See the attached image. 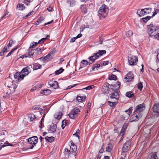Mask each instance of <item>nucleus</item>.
I'll return each mask as SVG.
<instances>
[{
  "mask_svg": "<svg viewBox=\"0 0 159 159\" xmlns=\"http://www.w3.org/2000/svg\"><path fill=\"white\" fill-rule=\"evenodd\" d=\"M109 86L110 85L108 83H105L102 89V91L104 93H108L110 89Z\"/></svg>",
  "mask_w": 159,
  "mask_h": 159,
  "instance_id": "nucleus-11",
  "label": "nucleus"
},
{
  "mask_svg": "<svg viewBox=\"0 0 159 159\" xmlns=\"http://www.w3.org/2000/svg\"><path fill=\"white\" fill-rule=\"evenodd\" d=\"M150 159H158L157 155L156 154H152L151 157Z\"/></svg>",
  "mask_w": 159,
  "mask_h": 159,
  "instance_id": "nucleus-58",
  "label": "nucleus"
},
{
  "mask_svg": "<svg viewBox=\"0 0 159 159\" xmlns=\"http://www.w3.org/2000/svg\"><path fill=\"white\" fill-rule=\"evenodd\" d=\"M38 44V42H34L32 43V45H30V48H34L35 47L37 46Z\"/></svg>",
  "mask_w": 159,
  "mask_h": 159,
  "instance_id": "nucleus-57",
  "label": "nucleus"
},
{
  "mask_svg": "<svg viewBox=\"0 0 159 159\" xmlns=\"http://www.w3.org/2000/svg\"><path fill=\"white\" fill-rule=\"evenodd\" d=\"M86 98V97L77 96L76 97V100L79 102H82L85 101Z\"/></svg>",
  "mask_w": 159,
  "mask_h": 159,
  "instance_id": "nucleus-22",
  "label": "nucleus"
},
{
  "mask_svg": "<svg viewBox=\"0 0 159 159\" xmlns=\"http://www.w3.org/2000/svg\"><path fill=\"white\" fill-rule=\"evenodd\" d=\"M34 13V11H32L29 12L27 15H26L25 16H24L23 18L24 19H26L29 16H30L32 14Z\"/></svg>",
  "mask_w": 159,
  "mask_h": 159,
  "instance_id": "nucleus-48",
  "label": "nucleus"
},
{
  "mask_svg": "<svg viewBox=\"0 0 159 159\" xmlns=\"http://www.w3.org/2000/svg\"><path fill=\"white\" fill-rule=\"evenodd\" d=\"M120 91L114 92L110 95V98L113 101L118 102L120 96Z\"/></svg>",
  "mask_w": 159,
  "mask_h": 159,
  "instance_id": "nucleus-6",
  "label": "nucleus"
},
{
  "mask_svg": "<svg viewBox=\"0 0 159 159\" xmlns=\"http://www.w3.org/2000/svg\"><path fill=\"white\" fill-rule=\"evenodd\" d=\"M44 18L43 17H40L38 20H37V22H39V23H41L42 21L44 20Z\"/></svg>",
  "mask_w": 159,
  "mask_h": 159,
  "instance_id": "nucleus-59",
  "label": "nucleus"
},
{
  "mask_svg": "<svg viewBox=\"0 0 159 159\" xmlns=\"http://www.w3.org/2000/svg\"><path fill=\"white\" fill-rule=\"evenodd\" d=\"M45 139L46 141L49 142H51L54 141V138L53 137L51 136V137H49L48 136H46L45 137Z\"/></svg>",
  "mask_w": 159,
  "mask_h": 159,
  "instance_id": "nucleus-31",
  "label": "nucleus"
},
{
  "mask_svg": "<svg viewBox=\"0 0 159 159\" xmlns=\"http://www.w3.org/2000/svg\"><path fill=\"white\" fill-rule=\"evenodd\" d=\"M131 142L127 141L124 144L122 148V152H126L128 151L130 147Z\"/></svg>",
  "mask_w": 159,
  "mask_h": 159,
  "instance_id": "nucleus-7",
  "label": "nucleus"
},
{
  "mask_svg": "<svg viewBox=\"0 0 159 159\" xmlns=\"http://www.w3.org/2000/svg\"><path fill=\"white\" fill-rule=\"evenodd\" d=\"M64 70V69H62V68H60L59 70H57L55 71V74L56 75H58L62 73Z\"/></svg>",
  "mask_w": 159,
  "mask_h": 159,
  "instance_id": "nucleus-35",
  "label": "nucleus"
},
{
  "mask_svg": "<svg viewBox=\"0 0 159 159\" xmlns=\"http://www.w3.org/2000/svg\"><path fill=\"white\" fill-rule=\"evenodd\" d=\"M152 17L150 16H147L143 18L142 20L144 22H147Z\"/></svg>",
  "mask_w": 159,
  "mask_h": 159,
  "instance_id": "nucleus-38",
  "label": "nucleus"
},
{
  "mask_svg": "<svg viewBox=\"0 0 159 159\" xmlns=\"http://www.w3.org/2000/svg\"><path fill=\"white\" fill-rule=\"evenodd\" d=\"M108 11V7L105 4H103L101 7L98 11V16L101 18L106 17Z\"/></svg>",
  "mask_w": 159,
  "mask_h": 159,
  "instance_id": "nucleus-2",
  "label": "nucleus"
},
{
  "mask_svg": "<svg viewBox=\"0 0 159 159\" xmlns=\"http://www.w3.org/2000/svg\"><path fill=\"white\" fill-rule=\"evenodd\" d=\"M159 12V9L154 8V12L152 17H153L155 15L157 14Z\"/></svg>",
  "mask_w": 159,
  "mask_h": 159,
  "instance_id": "nucleus-46",
  "label": "nucleus"
},
{
  "mask_svg": "<svg viewBox=\"0 0 159 159\" xmlns=\"http://www.w3.org/2000/svg\"><path fill=\"white\" fill-rule=\"evenodd\" d=\"M42 46H39L35 50L36 51V53L38 54H40L42 53L41 49L42 48Z\"/></svg>",
  "mask_w": 159,
  "mask_h": 159,
  "instance_id": "nucleus-29",
  "label": "nucleus"
},
{
  "mask_svg": "<svg viewBox=\"0 0 159 159\" xmlns=\"http://www.w3.org/2000/svg\"><path fill=\"white\" fill-rule=\"evenodd\" d=\"M144 104L139 105L136 107L134 112L140 113V112L144 110Z\"/></svg>",
  "mask_w": 159,
  "mask_h": 159,
  "instance_id": "nucleus-12",
  "label": "nucleus"
},
{
  "mask_svg": "<svg viewBox=\"0 0 159 159\" xmlns=\"http://www.w3.org/2000/svg\"><path fill=\"white\" fill-rule=\"evenodd\" d=\"M41 67V65L38 63H34L33 64V70H37L40 68Z\"/></svg>",
  "mask_w": 159,
  "mask_h": 159,
  "instance_id": "nucleus-21",
  "label": "nucleus"
},
{
  "mask_svg": "<svg viewBox=\"0 0 159 159\" xmlns=\"http://www.w3.org/2000/svg\"><path fill=\"white\" fill-rule=\"evenodd\" d=\"M27 140L29 143L31 144V146L30 147V148L32 149L38 142V139L37 136H33L29 138Z\"/></svg>",
  "mask_w": 159,
  "mask_h": 159,
  "instance_id": "nucleus-4",
  "label": "nucleus"
},
{
  "mask_svg": "<svg viewBox=\"0 0 159 159\" xmlns=\"http://www.w3.org/2000/svg\"><path fill=\"white\" fill-rule=\"evenodd\" d=\"M146 9H145V8L144 9H142L141 10L139 9L138 10V11L137 12V14L140 17L144 15L145 13V11Z\"/></svg>",
  "mask_w": 159,
  "mask_h": 159,
  "instance_id": "nucleus-18",
  "label": "nucleus"
},
{
  "mask_svg": "<svg viewBox=\"0 0 159 159\" xmlns=\"http://www.w3.org/2000/svg\"><path fill=\"white\" fill-rule=\"evenodd\" d=\"M106 51L105 50H99L98 52L96 53V55H97L99 57V56H102L104 54L106 53Z\"/></svg>",
  "mask_w": 159,
  "mask_h": 159,
  "instance_id": "nucleus-27",
  "label": "nucleus"
},
{
  "mask_svg": "<svg viewBox=\"0 0 159 159\" xmlns=\"http://www.w3.org/2000/svg\"><path fill=\"white\" fill-rule=\"evenodd\" d=\"M93 55L90 57L88 59L89 60V61L90 62L91 64L94 62L95 61L99 58L98 55H96V53L93 54Z\"/></svg>",
  "mask_w": 159,
  "mask_h": 159,
  "instance_id": "nucleus-16",
  "label": "nucleus"
},
{
  "mask_svg": "<svg viewBox=\"0 0 159 159\" xmlns=\"http://www.w3.org/2000/svg\"><path fill=\"white\" fill-rule=\"evenodd\" d=\"M33 0H24V2L26 5H28L30 2H32Z\"/></svg>",
  "mask_w": 159,
  "mask_h": 159,
  "instance_id": "nucleus-60",
  "label": "nucleus"
},
{
  "mask_svg": "<svg viewBox=\"0 0 159 159\" xmlns=\"http://www.w3.org/2000/svg\"><path fill=\"white\" fill-rule=\"evenodd\" d=\"M25 76V75H24L23 73H21V71L20 73V75H19L18 79L19 80V79H20L21 80H23L24 77Z\"/></svg>",
  "mask_w": 159,
  "mask_h": 159,
  "instance_id": "nucleus-47",
  "label": "nucleus"
},
{
  "mask_svg": "<svg viewBox=\"0 0 159 159\" xmlns=\"http://www.w3.org/2000/svg\"><path fill=\"white\" fill-rule=\"evenodd\" d=\"M80 130L79 129H78L76 131V132L75 134H73V135L76 136L79 138V136L78 135H79V134H80Z\"/></svg>",
  "mask_w": 159,
  "mask_h": 159,
  "instance_id": "nucleus-56",
  "label": "nucleus"
},
{
  "mask_svg": "<svg viewBox=\"0 0 159 159\" xmlns=\"http://www.w3.org/2000/svg\"><path fill=\"white\" fill-rule=\"evenodd\" d=\"M40 93L43 95H47L51 93V91L48 89H45L42 90V92Z\"/></svg>",
  "mask_w": 159,
  "mask_h": 159,
  "instance_id": "nucleus-24",
  "label": "nucleus"
},
{
  "mask_svg": "<svg viewBox=\"0 0 159 159\" xmlns=\"http://www.w3.org/2000/svg\"><path fill=\"white\" fill-rule=\"evenodd\" d=\"M70 149L72 150H75V149H77V147L75 145H72V146H70Z\"/></svg>",
  "mask_w": 159,
  "mask_h": 159,
  "instance_id": "nucleus-63",
  "label": "nucleus"
},
{
  "mask_svg": "<svg viewBox=\"0 0 159 159\" xmlns=\"http://www.w3.org/2000/svg\"><path fill=\"white\" fill-rule=\"evenodd\" d=\"M70 152H71V153L74 155L75 157L76 156L77 153V149H75V150H72Z\"/></svg>",
  "mask_w": 159,
  "mask_h": 159,
  "instance_id": "nucleus-51",
  "label": "nucleus"
},
{
  "mask_svg": "<svg viewBox=\"0 0 159 159\" xmlns=\"http://www.w3.org/2000/svg\"><path fill=\"white\" fill-rule=\"evenodd\" d=\"M47 10L49 12L53 11L52 7L51 6H49L47 8Z\"/></svg>",
  "mask_w": 159,
  "mask_h": 159,
  "instance_id": "nucleus-62",
  "label": "nucleus"
},
{
  "mask_svg": "<svg viewBox=\"0 0 159 159\" xmlns=\"http://www.w3.org/2000/svg\"><path fill=\"white\" fill-rule=\"evenodd\" d=\"M5 84L7 87L9 88H12V87H13L12 82L11 80H9L8 79L7 80Z\"/></svg>",
  "mask_w": 159,
  "mask_h": 159,
  "instance_id": "nucleus-20",
  "label": "nucleus"
},
{
  "mask_svg": "<svg viewBox=\"0 0 159 159\" xmlns=\"http://www.w3.org/2000/svg\"><path fill=\"white\" fill-rule=\"evenodd\" d=\"M34 50L32 49L30 47L28 49V56H29V57H30L33 55L34 53Z\"/></svg>",
  "mask_w": 159,
  "mask_h": 159,
  "instance_id": "nucleus-26",
  "label": "nucleus"
},
{
  "mask_svg": "<svg viewBox=\"0 0 159 159\" xmlns=\"http://www.w3.org/2000/svg\"><path fill=\"white\" fill-rule=\"evenodd\" d=\"M134 78V76L133 73L129 72L125 75V81L126 82H130L132 81Z\"/></svg>",
  "mask_w": 159,
  "mask_h": 159,
  "instance_id": "nucleus-9",
  "label": "nucleus"
},
{
  "mask_svg": "<svg viewBox=\"0 0 159 159\" xmlns=\"http://www.w3.org/2000/svg\"><path fill=\"white\" fill-rule=\"evenodd\" d=\"M145 9H146L145 11L146 14H148L151 12L152 10V9L151 8H145Z\"/></svg>",
  "mask_w": 159,
  "mask_h": 159,
  "instance_id": "nucleus-42",
  "label": "nucleus"
},
{
  "mask_svg": "<svg viewBox=\"0 0 159 159\" xmlns=\"http://www.w3.org/2000/svg\"><path fill=\"white\" fill-rule=\"evenodd\" d=\"M141 117L140 113L134 112V114L131 116V118L133 120L132 121H138Z\"/></svg>",
  "mask_w": 159,
  "mask_h": 159,
  "instance_id": "nucleus-15",
  "label": "nucleus"
},
{
  "mask_svg": "<svg viewBox=\"0 0 159 159\" xmlns=\"http://www.w3.org/2000/svg\"><path fill=\"white\" fill-rule=\"evenodd\" d=\"M137 86L138 89L140 90H141L143 88L142 83L141 82L139 83L138 84Z\"/></svg>",
  "mask_w": 159,
  "mask_h": 159,
  "instance_id": "nucleus-45",
  "label": "nucleus"
},
{
  "mask_svg": "<svg viewBox=\"0 0 159 159\" xmlns=\"http://www.w3.org/2000/svg\"><path fill=\"white\" fill-rule=\"evenodd\" d=\"M14 42L12 40V39H11L9 41V43L7 45V46H6L7 47L8 49L9 48L12 46V45L14 44Z\"/></svg>",
  "mask_w": 159,
  "mask_h": 159,
  "instance_id": "nucleus-37",
  "label": "nucleus"
},
{
  "mask_svg": "<svg viewBox=\"0 0 159 159\" xmlns=\"http://www.w3.org/2000/svg\"><path fill=\"white\" fill-rule=\"evenodd\" d=\"M34 13V11H32L29 12L27 15H26L25 16H24L23 18L24 19H26L29 16H30L32 14Z\"/></svg>",
  "mask_w": 159,
  "mask_h": 159,
  "instance_id": "nucleus-49",
  "label": "nucleus"
},
{
  "mask_svg": "<svg viewBox=\"0 0 159 159\" xmlns=\"http://www.w3.org/2000/svg\"><path fill=\"white\" fill-rule=\"evenodd\" d=\"M7 49L8 48H7V47H6V46H5L3 49L2 50V51L0 52V56H2L3 55V54L4 52H7Z\"/></svg>",
  "mask_w": 159,
  "mask_h": 159,
  "instance_id": "nucleus-34",
  "label": "nucleus"
},
{
  "mask_svg": "<svg viewBox=\"0 0 159 159\" xmlns=\"http://www.w3.org/2000/svg\"><path fill=\"white\" fill-rule=\"evenodd\" d=\"M133 34V33L131 31H129L127 33V35L128 37H130Z\"/></svg>",
  "mask_w": 159,
  "mask_h": 159,
  "instance_id": "nucleus-61",
  "label": "nucleus"
},
{
  "mask_svg": "<svg viewBox=\"0 0 159 159\" xmlns=\"http://www.w3.org/2000/svg\"><path fill=\"white\" fill-rule=\"evenodd\" d=\"M40 107L39 105L33 107H32V109L33 110H37L39 109Z\"/></svg>",
  "mask_w": 159,
  "mask_h": 159,
  "instance_id": "nucleus-54",
  "label": "nucleus"
},
{
  "mask_svg": "<svg viewBox=\"0 0 159 159\" xmlns=\"http://www.w3.org/2000/svg\"><path fill=\"white\" fill-rule=\"evenodd\" d=\"M108 79L110 80H117V77L116 75L112 74L109 77Z\"/></svg>",
  "mask_w": 159,
  "mask_h": 159,
  "instance_id": "nucleus-32",
  "label": "nucleus"
},
{
  "mask_svg": "<svg viewBox=\"0 0 159 159\" xmlns=\"http://www.w3.org/2000/svg\"><path fill=\"white\" fill-rule=\"evenodd\" d=\"M57 126L56 124H52V125H49V127L48 129V130L49 133H54L57 131Z\"/></svg>",
  "mask_w": 159,
  "mask_h": 159,
  "instance_id": "nucleus-10",
  "label": "nucleus"
},
{
  "mask_svg": "<svg viewBox=\"0 0 159 159\" xmlns=\"http://www.w3.org/2000/svg\"><path fill=\"white\" fill-rule=\"evenodd\" d=\"M45 114H46L45 113H44V114L43 116V117H42V118L41 119V120L40 121V125H39V127L40 129L42 128V121L44 119V118L45 116Z\"/></svg>",
  "mask_w": 159,
  "mask_h": 159,
  "instance_id": "nucleus-43",
  "label": "nucleus"
},
{
  "mask_svg": "<svg viewBox=\"0 0 159 159\" xmlns=\"http://www.w3.org/2000/svg\"><path fill=\"white\" fill-rule=\"evenodd\" d=\"M138 61V57L137 56L131 54L129 55L128 56V61L130 65H135Z\"/></svg>",
  "mask_w": 159,
  "mask_h": 159,
  "instance_id": "nucleus-3",
  "label": "nucleus"
},
{
  "mask_svg": "<svg viewBox=\"0 0 159 159\" xmlns=\"http://www.w3.org/2000/svg\"><path fill=\"white\" fill-rule=\"evenodd\" d=\"M52 52H51L46 56L41 57L40 59L43 61H48L53 58L51 54V53L52 54Z\"/></svg>",
  "mask_w": 159,
  "mask_h": 159,
  "instance_id": "nucleus-13",
  "label": "nucleus"
},
{
  "mask_svg": "<svg viewBox=\"0 0 159 159\" xmlns=\"http://www.w3.org/2000/svg\"><path fill=\"white\" fill-rule=\"evenodd\" d=\"M148 29V33L151 37L153 36L159 30V27L152 23L147 26Z\"/></svg>",
  "mask_w": 159,
  "mask_h": 159,
  "instance_id": "nucleus-1",
  "label": "nucleus"
},
{
  "mask_svg": "<svg viewBox=\"0 0 159 159\" xmlns=\"http://www.w3.org/2000/svg\"><path fill=\"white\" fill-rule=\"evenodd\" d=\"M17 7H19L20 8L19 10H23L25 8V7L23 5H22L20 4L17 5Z\"/></svg>",
  "mask_w": 159,
  "mask_h": 159,
  "instance_id": "nucleus-44",
  "label": "nucleus"
},
{
  "mask_svg": "<svg viewBox=\"0 0 159 159\" xmlns=\"http://www.w3.org/2000/svg\"><path fill=\"white\" fill-rule=\"evenodd\" d=\"M80 112L79 109L75 107L72 110V111L69 115L70 118L72 119H75L77 116V115Z\"/></svg>",
  "mask_w": 159,
  "mask_h": 159,
  "instance_id": "nucleus-5",
  "label": "nucleus"
},
{
  "mask_svg": "<svg viewBox=\"0 0 159 159\" xmlns=\"http://www.w3.org/2000/svg\"><path fill=\"white\" fill-rule=\"evenodd\" d=\"M29 118H30V121H32L34 119H36L35 115L33 114H29Z\"/></svg>",
  "mask_w": 159,
  "mask_h": 159,
  "instance_id": "nucleus-36",
  "label": "nucleus"
},
{
  "mask_svg": "<svg viewBox=\"0 0 159 159\" xmlns=\"http://www.w3.org/2000/svg\"><path fill=\"white\" fill-rule=\"evenodd\" d=\"M133 109V107H131L128 109V110H127L125 111L127 112H128V114L129 115H130L131 114V113L132 112Z\"/></svg>",
  "mask_w": 159,
  "mask_h": 159,
  "instance_id": "nucleus-52",
  "label": "nucleus"
},
{
  "mask_svg": "<svg viewBox=\"0 0 159 159\" xmlns=\"http://www.w3.org/2000/svg\"><path fill=\"white\" fill-rule=\"evenodd\" d=\"M112 147L113 146L112 144L111 143H108L106 148V151L110 152L112 149Z\"/></svg>",
  "mask_w": 159,
  "mask_h": 159,
  "instance_id": "nucleus-25",
  "label": "nucleus"
},
{
  "mask_svg": "<svg viewBox=\"0 0 159 159\" xmlns=\"http://www.w3.org/2000/svg\"><path fill=\"white\" fill-rule=\"evenodd\" d=\"M126 96L129 98H132L134 97V94L131 91L127 92L125 94Z\"/></svg>",
  "mask_w": 159,
  "mask_h": 159,
  "instance_id": "nucleus-28",
  "label": "nucleus"
},
{
  "mask_svg": "<svg viewBox=\"0 0 159 159\" xmlns=\"http://www.w3.org/2000/svg\"><path fill=\"white\" fill-rule=\"evenodd\" d=\"M69 121L66 120H64L62 121V124L66 126L68 124Z\"/></svg>",
  "mask_w": 159,
  "mask_h": 159,
  "instance_id": "nucleus-53",
  "label": "nucleus"
},
{
  "mask_svg": "<svg viewBox=\"0 0 159 159\" xmlns=\"http://www.w3.org/2000/svg\"><path fill=\"white\" fill-rule=\"evenodd\" d=\"M62 113L61 112H59L58 114H56L54 115V116L55 118L57 120L60 119L62 117Z\"/></svg>",
  "mask_w": 159,
  "mask_h": 159,
  "instance_id": "nucleus-30",
  "label": "nucleus"
},
{
  "mask_svg": "<svg viewBox=\"0 0 159 159\" xmlns=\"http://www.w3.org/2000/svg\"><path fill=\"white\" fill-rule=\"evenodd\" d=\"M127 127V124H125L123 125L121 129L120 132V135L121 136H124L125 135V131L126 130Z\"/></svg>",
  "mask_w": 159,
  "mask_h": 159,
  "instance_id": "nucleus-19",
  "label": "nucleus"
},
{
  "mask_svg": "<svg viewBox=\"0 0 159 159\" xmlns=\"http://www.w3.org/2000/svg\"><path fill=\"white\" fill-rule=\"evenodd\" d=\"M80 8L82 12L84 13H87V9L86 6L85 4H83L81 5Z\"/></svg>",
  "mask_w": 159,
  "mask_h": 159,
  "instance_id": "nucleus-23",
  "label": "nucleus"
},
{
  "mask_svg": "<svg viewBox=\"0 0 159 159\" xmlns=\"http://www.w3.org/2000/svg\"><path fill=\"white\" fill-rule=\"evenodd\" d=\"M114 102H111L110 101H109L107 102V104L110 107H115L116 104V103H117L118 102L113 101Z\"/></svg>",
  "mask_w": 159,
  "mask_h": 159,
  "instance_id": "nucleus-33",
  "label": "nucleus"
},
{
  "mask_svg": "<svg viewBox=\"0 0 159 159\" xmlns=\"http://www.w3.org/2000/svg\"><path fill=\"white\" fill-rule=\"evenodd\" d=\"M100 66V65L99 64H96L93 65V67H92V70L93 71H94L95 70V68H99Z\"/></svg>",
  "mask_w": 159,
  "mask_h": 159,
  "instance_id": "nucleus-41",
  "label": "nucleus"
},
{
  "mask_svg": "<svg viewBox=\"0 0 159 159\" xmlns=\"http://www.w3.org/2000/svg\"><path fill=\"white\" fill-rule=\"evenodd\" d=\"M81 63L83 64L84 65H89L91 64V63L90 61H88L86 60H83L81 61Z\"/></svg>",
  "mask_w": 159,
  "mask_h": 159,
  "instance_id": "nucleus-39",
  "label": "nucleus"
},
{
  "mask_svg": "<svg viewBox=\"0 0 159 159\" xmlns=\"http://www.w3.org/2000/svg\"><path fill=\"white\" fill-rule=\"evenodd\" d=\"M152 109L154 112L159 113V103H155L153 106Z\"/></svg>",
  "mask_w": 159,
  "mask_h": 159,
  "instance_id": "nucleus-17",
  "label": "nucleus"
},
{
  "mask_svg": "<svg viewBox=\"0 0 159 159\" xmlns=\"http://www.w3.org/2000/svg\"><path fill=\"white\" fill-rule=\"evenodd\" d=\"M48 84L50 87L54 89H56L59 87L58 82L56 81L50 80L48 82Z\"/></svg>",
  "mask_w": 159,
  "mask_h": 159,
  "instance_id": "nucleus-14",
  "label": "nucleus"
},
{
  "mask_svg": "<svg viewBox=\"0 0 159 159\" xmlns=\"http://www.w3.org/2000/svg\"><path fill=\"white\" fill-rule=\"evenodd\" d=\"M120 83L117 81L116 84L114 85H110V88L114 92L119 91L118 90L120 88Z\"/></svg>",
  "mask_w": 159,
  "mask_h": 159,
  "instance_id": "nucleus-8",
  "label": "nucleus"
},
{
  "mask_svg": "<svg viewBox=\"0 0 159 159\" xmlns=\"http://www.w3.org/2000/svg\"><path fill=\"white\" fill-rule=\"evenodd\" d=\"M7 133V131L5 130H3L0 133V135H1V136H3L4 138V139H5V134Z\"/></svg>",
  "mask_w": 159,
  "mask_h": 159,
  "instance_id": "nucleus-50",
  "label": "nucleus"
},
{
  "mask_svg": "<svg viewBox=\"0 0 159 159\" xmlns=\"http://www.w3.org/2000/svg\"><path fill=\"white\" fill-rule=\"evenodd\" d=\"M154 36L156 39L159 40V33L157 34H156Z\"/></svg>",
  "mask_w": 159,
  "mask_h": 159,
  "instance_id": "nucleus-64",
  "label": "nucleus"
},
{
  "mask_svg": "<svg viewBox=\"0 0 159 159\" xmlns=\"http://www.w3.org/2000/svg\"><path fill=\"white\" fill-rule=\"evenodd\" d=\"M28 67H26L25 68H23V69L21 71V73H24L25 74L27 75L28 73Z\"/></svg>",
  "mask_w": 159,
  "mask_h": 159,
  "instance_id": "nucleus-40",
  "label": "nucleus"
},
{
  "mask_svg": "<svg viewBox=\"0 0 159 159\" xmlns=\"http://www.w3.org/2000/svg\"><path fill=\"white\" fill-rule=\"evenodd\" d=\"M109 63V61H101V64L102 65L105 66L108 65Z\"/></svg>",
  "mask_w": 159,
  "mask_h": 159,
  "instance_id": "nucleus-55",
  "label": "nucleus"
}]
</instances>
